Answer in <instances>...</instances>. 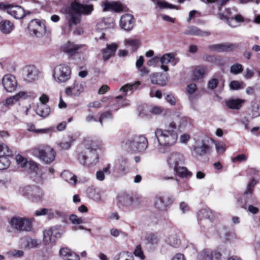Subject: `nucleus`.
I'll list each match as a JSON object with an SVG mask.
<instances>
[{
  "label": "nucleus",
  "instance_id": "obj_4",
  "mask_svg": "<svg viewBox=\"0 0 260 260\" xmlns=\"http://www.w3.org/2000/svg\"><path fill=\"white\" fill-rule=\"evenodd\" d=\"M257 183L254 179H252L248 184L243 194L238 200V202L241 208L247 209V211L253 214L258 212L259 209L252 205H248L252 199V194L255 185Z\"/></svg>",
  "mask_w": 260,
  "mask_h": 260
},
{
  "label": "nucleus",
  "instance_id": "obj_56",
  "mask_svg": "<svg viewBox=\"0 0 260 260\" xmlns=\"http://www.w3.org/2000/svg\"><path fill=\"white\" fill-rule=\"evenodd\" d=\"M70 220L74 224H79L83 222V220L75 214L71 215Z\"/></svg>",
  "mask_w": 260,
  "mask_h": 260
},
{
  "label": "nucleus",
  "instance_id": "obj_16",
  "mask_svg": "<svg viewBox=\"0 0 260 260\" xmlns=\"http://www.w3.org/2000/svg\"><path fill=\"white\" fill-rule=\"evenodd\" d=\"M135 20L134 16L130 14H124L121 17L120 25L121 28L126 31L131 30L134 27Z\"/></svg>",
  "mask_w": 260,
  "mask_h": 260
},
{
  "label": "nucleus",
  "instance_id": "obj_47",
  "mask_svg": "<svg viewBox=\"0 0 260 260\" xmlns=\"http://www.w3.org/2000/svg\"><path fill=\"white\" fill-rule=\"evenodd\" d=\"M244 83L243 82H240L238 81H232L230 84V89L232 90H238L244 87Z\"/></svg>",
  "mask_w": 260,
  "mask_h": 260
},
{
  "label": "nucleus",
  "instance_id": "obj_30",
  "mask_svg": "<svg viewBox=\"0 0 260 260\" xmlns=\"http://www.w3.org/2000/svg\"><path fill=\"white\" fill-rule=\"evenodd\" d=\"M243 102V100L240 99H231L226 102V104L231 109L238 110Z\"/></svg>",
  "mask_w": 260,
  "mask_h": 260
},
{
  "label": "nucleus",
  "instance_id": "obj_10",
  "mask_svg": "<svg viewBox=\"0 0 260 260\" xmlns=\"http://www.w3.org/2000/svg\"><path fill=\"white\" fill-rule=\"evenodd\" d=\"M28 29L31 35L42 37L46 32L45 26L39 19L32 20L29 23Z\"/></svg>",
  "mask_w": 260,
  "mask_h": 260
},
{
  "label": "nucleus",
  "instance_id": "obj_11",
  "mask_svg": "<svg viewBox=\"0 0 260 260\" xmlns=\"http://www.w3.org/2000/svg\"><path fill=\"white\" fill-rule=\"evenodd\" d=\"M185 158L180 153L174 152L171 153L167 158V164L170 168L176 169L178 167L184 164Z\"/></svg>",
  "mask_w": 260,
  "mask_h": 260
},
{
  "label": "nucleus",
  "instance_id": "obj_60",
  "mask_svg": "<svg viewBox=\"0 0 260 260\" xmlns=\"http://www.w3.org/2000/svg\"><path fill=\"white\" fill-rule=\"evenodd\" d=\"M237 13V10L235 8H229L226 9V16L228 19H230L232 16H234Z\"/></svg>",
  "mask_w": 260,
  "mask_h": 260
},
{
  "label": "nucleus",
  "instance_id": "obj_3",
  "mask_svg": "<svg viewBox=\"0 0 260 260\" xmlns=\"http://www.w3.org/2000/svg\"><path fill=\"white\" fill-rule=\"evenodd\" d=\"M92 10V5H83L77 0H74L65 9L69 27L71 28L73 26L79 24L81 14H89Z\"/></svg>",
  "mask_w": 260,
  "mask_h": 260
},
{
  "label": "nucleus",
  "instance_id": "obj_33",
  "mask_svg": "<svg viewBox=\"0 0 260 260\" xmlns=\"http://www.w3.org/2000/svg\"><path fill=\"white\" fill-rule=\"evenodd\" d=\"M194 152L199 155H203L210 152V147L205 144H202L200 146L195 147L194 149Z\"/></svg>",
  "mask_w": 260,
  "mask_h": 260
},
{
  "label": "nucleus",
  "instance_id": "obj_41",
  "mask_svg": "<svg viewBox=\"0 0 260 260\" xmlns=\"http://www.w3.org/2000/svg\"><path fill=\"white\" fill-rule=\"evenodd\" d=\"M23 168L30 172H36L38 169L37 163L32 161H27Z\"/></svg>",
  "mask_w": 260,
  "mask_h": 260
},
{
  "label": "nucleus",
  "instance_id": "obj_37",
  "mask_svg": "<svg viewBox=\"0 0 260 260\" xmlns=\"http://www.w3.org/2000/svg\"><path fill=\"white\" fill-rule=\"evenodd\" d=\"M212 253L208 249H205L199 253L197 260H211Z\"/></svg>",
  "mask_w": 260,
  "mask_h": 260
},
{
  "label": "nucleus",
  "instance_id": "obj_43",
  "mask_svg": "<svg viewBox=\"0 0 260 260\" xmlns=\"http://www.w3.org/2000/svg\"><path fill=\"white\" fill-rule=\"evenodd\" d=\"M159 58L161 64H168L173 60L174 57L172 53H166Z\"/></svg>",
  "mask_w": 260,
  "mask_h": 260
},
{
  "label": "nucleus",
  "instance_id": "obj_8",
  "mask_svg": "<svg viewBox=\"0 0 260 260\" xmlns=\"http://www.w3.org/2000/svg\"><path fill=\"white\" fill-rule=\"evenodd\" d=\"M12 228L18 232H30L32 229V220L27 218L13 217L9 221Z\"/></svg>",
  "mask_w": 260,
  "mask_h": 260
},
{
  "label": "nucleus",
  "instance_id": "obj_22",
  "mask_svg": "<svg viewBox=\"0 0 260 260\" xmlns=\"http://www.w3.org/2000/svg\"><path fill=\"white\" fill-rule=\"evenodd\" d=\"M104 11H114L116 12H120L122 11L121 5L117 2H110L106 1L103 3Z\"/></svg>",
  "mask_w": 260,
  "mask_h": 260
},
{
  "label": "nucleus",
  "instance_id": "obj_1",
  "mask_svg": "<svg viewBox=\"0 0 260 260\" xmlns=\"http://www.w3.org/2000/svg\"><path fill=\"white\" fill-rule=\"evenodd\" d=\"M180 118L177 117L166 126V128H158L155 130V136L158 143L157 147L158 153H165L176 144L178 138L176 130L180 126Z\"/></svg>",
  "mask_w": 260,
  "mask_h": 260
},
{
  "label": "nucleus",
  "instance_id": "obj_23",
  "mask_svg": "<svg viewBox=\"0 0 260 260\" xmlns=\"http://www.w3.org/2000/svg\"><path fill=\"white\" fill-rule=\"evenodd\" d=\"M26 189L27 190H30L31 191V193H28L27 195H29L32 198L34 201H38L40 200L43 196L42 190L37 186H27L26 187Z\"/></svg>",
  "mask_w": 260,
  "mask_h": 260
},
{
  "label": "nucleus",
  "instance_id": "obj_52",
  "mask_svg": "<svg viewBox=\"0 0 260 260\" xmlns=\"http://www.w3.org/2000/svg\"><path fill=\"white\" fill-rule=\"evenodd\" d=\"M16 160L18 165H19L21 168L24 167V165L27 161L25 158L23 157L20 155H17L16 156Z\"/></svg>",
  "mask_w": 260,
  "mask_h": 260
},
{
  "label": "nucleus",
  "instance_id": "obj_57",
  "mask_svg": "<svg viewBox=\"0 0 260 260\" xmlns=\"http://www.w3.org/2000/svg\"><path fill=\"white\" fill-rule=\"evenodd\" d=\"M14 98H15V101L17 102L20 99H26L28 95L27 93L24 91H20L19 92L17 93L15 95H13Z\"/></svg>",
  "mask_w": 260,
  "mask_h": 260
},
{
  "label": "nucleus",
  "instance_id": "obj_51",
  "mask_svg": "<svg viewBox=\"0 0 260 260\" xmlns=\"http://www.w3.org/2000/svg\"><path fill=\"white\" fill-rule=\"evenodd\" d=\"M134 253L135 256L140 257L142 260L145 258V256L140 245H139L136 247Z\"/></svg>",
  "mask_w": 260,
  "mask_h": 260
},
{
  "label": "nucleus",
  "instance_id": "obj_53",
  "mask_svg": "<svg viewBox=\"0 0 260 260\" xmlns=\"http://www.w3.org/2000/svg\"><path fill=\"white\" fill-rule=\"evenodd\" d=\"M114 260H133V258L127 256L124 253H120L114 257Z\"/></svg>",
  "mask_w": 260,
  "mask_h": 260
},
{
  "label": "nucleus",
  "instance_id": "obj_15",
  "mask_svg": "<svg viewBox=\"0 0 260 260\" xmlns=\"http://www.w3.org/2000/svg\"><path fill=\"white\" fill-rule=\"evenodd\" d=\"M214 218V215L210 209H202L198 212L199 223L204 225L205 222L210 224Z\"/></svg>",
  "mask_w": 260,
  "mask_h": 260
},
{
  "label": "nucleus",
  "instance_id": "obj_29",
  "mask_svg": "<svg viewBox=\"0 0 260 260\" xmlns=\"http://www.w3.org/2000/svg\"><path fill=\"white\" fill-rule=\"evenodd\" d=\"M249 115H251L252 118L260 116V103L252 102L250 113H249Z\"/></svg>",
  "mask_w": 260,
  "mask_h": 260
},
{
  "label": "nucleus",
  "instance_id": "obj_55",
  "mask_svg": "<svg viewBox=\"0 0 260 260\" xmlns=\"http://www.w3.org/2000/svg\"><path fill=\"white\" fill-rule=\"evenodd\" d=\"M229 0H206L207 3H214L216 2L217 7L219 11H221V7L222 6L225 5Z\"/></svg>",
  "mask_w": 260,
  "mask_h": 260
},
{
  "label": "nucleus",
  "instance_id": "obj_31",
  "mask_svg": "<svg viewBox=\"0 0 260 260\" xmlns=\"http://www.w3.org/2000/svg\"><path fill=\"white\" fill-rule=\"evenodd\" d=\"M50 112V108L45 105H42L36 109L37 114L44 118L48 116Z\"/></svg>",
  "mask_w": 260,
  "mask_h": 260
},
{
  "label": "nucleus",
  "instance_id": "obj_58",
  "mask_svg": "<svg viewBox=\"0 0 260 260\" xmlns=\"http://www.w3.org/2000/svg\"><path fill=\"white\" fill-rule=\"evenodd\" d=\"M218 84V80L217 79L213 78L210 80L208 82V88L210 89H215Z\"/></svg>",
  "mask_w": 260,
  "mask_h": 260
},
{
  "label": "nucleus",
  "instance_id": "obj_44",
  "mask_svg": "<svg viewBox=\"0 0 260 260\" xmlns=\"http://www.w3.org/2000/svg\"><path fill=\"white\" fill-rule=\"evenodd\" d=\"M74 141V139L73 137L69 136L68 140H64L60 143L59 145L62 149L67 150L71 147L72 143Z\"/></svg>",
  "mask_w": 260,
  "mask_h": 260
},
{
  "label": "nucleus",
  "instance_id": "obj_59",
  "mask_svg": "<svg viewBox=\"0 0 260 260\" xmlns=\"http://www.w3.org/2000/svg\"><path fill=\"white\" fill-rule=\"evenodd\" d=\"M247 159V157L246 155L244 154H240L232 158V160L233 162H236L237 161L243 162L246 161Z\"/></svg>",
  "mask_w": 260,
  "mask_h": 260
},
{
  "label": "nucleus",
  "instance_id": "obj_20",
  "mask_svg": "<svg viewBox=\"0 0 260 260\" xmlns=\"http://www.w3.org/2000/svg\"><path fill=\"white\" fill-rule=\"evenodd\" d=\"M133 198L126 193H121L118 197V204L120 208H127L132 205Z\"/></svg>",
  "mask_w": 260,
  "mask_h": 260
},
{
  "label": "nucleus",
  "instance_id": "obj_13",
  "mask_svg": "<svg viewBox=\"0 0 260 260\" xmlns=\"http://www.w3.org/2000/svg\"><path fill=\"white\" fill-rule=\"evenodd\" d=\"M23 72L24 79L28 82H31L38 78L39 71L34 65L25 67Z\"/></svg>",
  "mask_w": 260,
  "mask_h": 260
},
{
  "label": "nucleus",
  "instance_id": "obj_45",
  "mask_svg": "<svg viewBox=\"0 0 260 260\" xmlns=\"http://www.w3.org/2000/svg\"><path fill=\"white\" fill-rule=\"evenodd\" d=\"M8 156H0V170L7 169L10 164Z\"/></svg>",
  "mask_w": 260,
  "mask_h": 260
},
{
  "label": "nucleus",
  "instance_id": "obj_38",
  "mask_svg": "<svg viewBox=\"0 0 260 260\" xmlns=\"http://www.w3.org/2000/svg\"><path fill=\"white\" fill-rule=\"evenodd\" d=\"M38 241L31 238H26L24 241V247L25 248L30 249L37 247Z\"/></svg>",
  "mask_w": 260,
  "mask_h": 260
},
{
  "label": "nucleus",
  "instance_id": "obj_5",
  "mask_svg": "<svg viewBox=\"0 0 260 260\" xmlns=\"http://www.w3.org/2000/svg\"><path fill=\"white\" fill-rule=\"evenodd\" d=\"M33 155L38 157L45 164L52 163L55 159L56 153L55 150L48 145H41L34 148L31 150Z\"/></svg>",
  "mask_w": 260,
  "mask_h": 260
},
{
  "label": "nucleus",
  "instance_id": "obj_46",
  "mask_svg": "<svg viewBox=\"0 0 260 260\" xmlns=\"http://www.w3.org/2000/svg\"><path fill=\"white\" fill-rule=\"evenodd\" d=\"M196 90L197 86L195 84H190L187 86L186 90L187 93L189 94L188 98L190 101L194 100V98L192 94L196 91Z\"/></svg>",
  "mask_w": 260,
  "mask_h": 260
},
{
  "label": "nucleus",
  "instance_id": "obj_34",
  "mask_svg": "<svg viewBox=\"0 0 260 260\" xmlns=\"http://www.w3.org/2000/svg\"><path fill=\"white\" fill-rule=\"evenodd\" d=\"M206 72V68L203 66H198L193 71V77L194 79L202 78Z\"/></svg>",
  "mask_w": 260,
  "mask_h": 260
},
{
  "label": "nucleus",
  "instance_id": "obj_48",
  "mask_svg": "<svg viewBox=\"0 0 260 260\" xmlns=\"http://www.w3.org/2000/svg\"><path fill=\"white\" fill-rule=\"evenodd\" d=\"M216 151L218 153L221 154L225 151L226 146L223 142H218L215 143Z\"/></svg>",
  "mask_w": 260,
  "mask_h": 260
},
{
  "label": "nucleus",
  "instance_id": "obj_63",
  "mask_svg": "<svg viewBox=\"0 0 260 260\" xmlns=\"http://www.w3.org/2000/svg\"><path fill=\"white\" fill-rule=\"evenodd\" d=\"M36 133L48 134L51 133L54 131L53 127H48L46 128L37 129Z\"/></svg>",
  "mask_w": 260,
  "mask_h": 260
},
{
  "label": "nucleus",
  "instance_id": "obj_27",
  "mask_svg": "<svg viewBox=\"0 0 260 260\" xmlns=\"http://www.w3.org/2000/svg\"><path fill=\"white\" fill-rule=\"evenodd\" d=\"M166 243L170 246L177 247L180 245V240L176 235L173 234L166 238Z\"/></svg>",
  "mask_w": 260,
  "mask_h": 260
},
{
  "label": "nucleus",
  "instance_id": "obj_17",
  "mask_svg": "<svg viewBox=\"0 0 260 260\" xmlns=\"http://www.w3.org/2000/svg\"><path fill=\"white\" fill-rule=\"evenodd\" d=\"M84 91L82 84L79 81L75 80L70 87H67L65 93L68 96H78Z\"/></svg>",
  "mask_w": 260,
  "mask_h": 260
},
{
  "label": "nucleus",
  "instance_id": "obj_62",
  "mask_svg": "<svg viewBox=\"0 0 260 260\" xmlns=\"http://www.w3.org/2000/svg\"><path fill=\"white\" fill-rule=\"evenodd\" d=\"M179 208L181 212L183 213L188 211L189 209L188 205L184 202H182L180 203Z\"/></svg>",
  "mask_w": 260,
  "mask_h": 260
},
{
  "label": "nucleus",
  "instance_id": "obj_49",
  "mask_svg": "<svg viewBox=\"0 0 260 260\" xmlns=\"http://www.w3.org/2000/svg\"><path fill=\"white\" fill-rule=\"evenodd\" d=\"M146 240L148 243L151 245H156L158 243V239L157 237L153 234H151L148 236L146 238Z\"/></svg>",
  "mask_w": 260,
  "mask_h": 260
},
{
  "label": "nucleus",
  "instance_id": "obj_35",
  "mask_svg": "<svg viewBox=\"0 0 260 260\" xmlns=\"http://www.w3.org/2000/svg\"><path fill=\"white\" fill-rule=\"evenodd\" d=\"M140 85L141 82L140 81H136L134 83H128L125 84L120 88V90L123 92L126 95L128 91L136 89Z\"/></svg>",
  "mask_w": 260,
  "mask_h": 260
},
{
  "label": "nucleus",
  "instance_id": "obj_24",
  "mask_svg": "<svg viewBox=\"0 0 260 260\" xmlns=\"http://www.w3.org/2000/svg\"><path fill=\"white\" fill-rule=\"evenodd\" d=\"M185 35L199 36H208L210 33L207 31H203L196 26H189L184 32Z\"/></svg>",
  "mask_w": 260,
  "mask_h": 260
},
{
  "label": "nucleus",
  "instance_id": "obj_25",
  "mask_svg": "<svg viewBox=\"0 0 260 260\" xmlns=\"http://www.w3.org/2000/svg\"><path fill=\"white\" fill-rule=\"evenodd\" d=\"M13 28V23L9 20H3L0 22V30L5 34H10Z\"/></svg>",
  "mask_w": 260,
  "mask_h": 260
},
{
  "label": "nucleus",
  "instance_id": "obj_42",
  "mask_svg": "<svg viewBox=\"0 0 260 260\" xmlns=\"http://www.w3.org/2000/svg\"><path fill=\"white\" fill-rule=\"evenodd\" d=\"M153 2L156 3L157 6L161 9H173L175 6L168 3L167 2L161 0H151Z\"/></svg>",
  "mask_w": 260,
  "mask_h": 260
},
{
  "label": "nucleus",
  "instance_id": "obj_32",
  "mask_svg": "<svg viewBox=\"0 0 260 260\" xmlns=\"http://www.w3.org/2000/svg\"><path fill=\"white\" fill-rule=\"evenodd\" d=\"M244 21L243 17L240 14H235L232 16L230 19L228 20V23L232 27H235L238 26V23Z\"/></svg>",
  "mask_w": 260,
  "mask_h": 260
},
{
  "label": "nucleus",
  "instance_id": "obj_28",
  "mask_svg": "<svg viewBox=\"0 0 260 260\" xmlns=\"http://www.w3.org/2000/svg\"><path fill=\"white\" fill-rule=\"evenodd\" d=\"M174 170L178 176L182 178L190 177L192 175V173L188 171L186 167L181 166Z\"/></svg>",
  "mask_w": 260,
  "mask_h": 260
},
{
  "label": "nucleus",
  "instance_id": "obj_61",
  "mask_svg": "<svg viewBox=\"0 0 260 260\" xmlns=\"http://www.w3.org/2000/svg\"><path fill=\"white\" fill-rule=\"evenodd\" d=\"M165 99L171 105H175L176 104V99L172 94H167L165 96Z\"/></svg>",
  "mask_w": 260,
  "mask_h": 260
},
{
  "label": "nucleus",
  "instance_id": "obj_12",
  "mask_svg": "<svg viewBox=\"0 0 260 260\" xmlns=\"http://www.w3.org/2000/svg\"><path fill=\"white\" fill-rule=\"evenodd\" d=\"M84 47V45L76 44L74 42L69 41L62 45L61 50L69 56H72L80 53L81 50Z\"/></svg>",
  "mask_w": 260,
  "mask_h": 260
},
{
  "label": "nucleus",
  "instance_id": "obj_36",
  "mask_svg": "<svg viewBox=\"0 0 260 260\" xmlns=\"http://www.w3.org/2000/svg\"><path fill=\"white\" fill-rule=\"evenodd\" d=\"M127 47H131L133 52L136 51L139 48L140 42L138 40L127 39L124 41Z\"/></svg>",
  "mask_w": 260,
  "mask_h": 260
},
{
  "label": "nucleus",
  "instance_id": "obj_39",
  "mask_svg": "<svg viewBox=\"0 0 260 260\" xmlns=\"http://www.w3.org/2000/svg\"><path fill=\"white\" fill-rule=\"evenodd\" d=\"M243 71V66L239 63H236L231 66L230 73L232 74L238 75L242 73Z\"/></svg>",
  "mask_w": 260,
  "mask_h": 260
},
{
  "label": "nucleus",
  "instance_id": "obj_64",
  "mask_svg": "<svg viewBox=\"0 0 260 260\" xmlns=\"http://www.w3.org/2000/svg\"><path fill=\"white\" fill-rule=\"evenodd\" d=\"M160 62V58L158 56H154L151 59L148 61L147 64L149 66H154L157 63Z\"/></svg>",
  "mask_w": 260,
  "mask_h": 260
},
{
  "label": "nucleus",
  "instance_id": "obj_18",
  "mask_svg": "<svg viewBox=\"0 0 260 260\" xmlns=\"http://www.w3.org/2000/svg\"><path fill=\"white\" fill-rule=\"evenodd\" d=\"M7 13L15 19H20L25 16L24 10L19 6H10L7 8Z\"/></svg>",
  "mask_w": 260,
  "mask_h": 260
},
{
  "label": "nucleus",
  "instance_id": "obj_6",
  "mask_svg": "<svg viewBox=\"0 0 260 260\" xmlns=\"http://www.w3.org/2000/svg\"><path fill=\"white\" fill-rule=\"evenodd\" d=\"M72 71L67 64L60 63L56 65L53 70V77L58 83L67 82L71 78Z\"/></svg>",
  "mask_w": 260,
  "mask_h": 260
},
{
  "label": "nucleus",
  "instance_id": "obj_40",
  "mask_svg": "<svg viewBox=\"0 0 260 260\" xmlns=\"http://www.w3.org/2000/svg\"><path fill=\"white\" fill-rule=\"evenodd\" d=\"M12 155V151L6 144H0V156H11Z\"/></svg>",
  "mask_w": 260,
  "mask_h": 260
},
{
  "label": "nucleus",
  "instance_id": "obj_9",
  "mask_svg": "<svg viewBox=\"0 0 260 260\" xmlns=\"http://www.w3.org/2000/svg\"><path fill=\"white\" fill-rule=\"evenodd\" d=\"M173 199L170 195H157L154 198V205L157 210L166 211L173 204Z\"/></svg>",
  "mask_w": 260,
  "mask_h": 260
},
{
  "label": "nucleus",
  "instance_id": "obj_21",
  "mask_svg": "<svg viewBox=\"0 0 260 260\" xmlns=\"http://www.w3.org/2000/svg\"><path fill=\"white\" fill-rule=\"evenodd\" d=\"M117 49V45L115 43L107 44V47L103 50V58L105 61L109 60L110 57L114 56Z\"/></svg>",
  "mask_w": 260,
  "mask_h": 260
},
{
  "label": "nucleus",
  "instance_id": "obj_14",
  "mask_svg": "<svg viewBox=\"0 0 260 260\" xmlns=\"http://www.w3.org/2000/svg\"><path fill=\"white\" fill-rule=\"evenodd\" d=\"M2 83L5 90L9 92L15 91L17 86V81L15 77L11 74L6 75L4 76Z\"/></svg>",
  "mask_w": 260,
  "mask_h": 260
},
{
  "label": "nucleus",
  "instance_id": "obj_50",
  "mask_svg": "<svg viewBox=\"0 0 260 260\" xmlns=\"http://www.w3.org/2000/svg\"><path fill=\"white\" fill-rule=\"evenodd\" d=\"M112 118V113L109 111H106L104 113H103L99 119V122H100L101 124H103V120L106 119H111Z\"/></svg>",
  "mask_w": 260,
  "mask_h": 260
},
{
  "label": "nucleus",
  "instance_id": "obj_19",
  "mask_svg": "<svg viewBox=\"0 0 260 260\" xmlns=\"http://www.w3.org/2000/svg\"><path fill=\"white\" fill-rule=\"evenodd\" d=\"M59 255L63 260H80L79 256L68 248H62Z\"/></svg>",
  "mask_w": 260,
  "mask_h": 260
},
{
  "label": "nucleus",
  "instance_id": "obj_54",
  "mask_svg": "<svg viewBox=\"0 0 260 260\" xmlns=\"http://www.w3.org/2000/svg\"><path fill=\"white\" fill-rule=\"evenodd\" d=\"M239 47L236 43H225V51H232Z\"/></svg>",
  "mask_w": 260,
  "mask_h": 260
},
{
  "label": "nucleus",
  "instance_id": "obj_7",
  "mask_svg": "<svg viewBox=\"0 0 260 260\" xmlns=\"http://www.w3.org/2000/svg\"><path fill=\"white\" fill-rule=\"evenodd\" d=\"M126 145L132 150L144 152L148 146L147 139L144 135H135L128 139Z\"/></svg>",
  "mask_w": 260,
  "mask_h": 260
},
{
  "label": "nucleus",
  "instance_id": "obj_2",
  "mask_svg": "<svg viewBox=\"0 0 260 260\" xmlns=\"http://www.w3.org/2000/svg\"><path fill=\"white\" fill-rule=\"evenodd\" d=\"M102 146L100 141L85 139L80 146L77 153V159L79 162L86 166L95 164L98 160L96 150Z\"/></svg>",
  "mask_w": 260,
  "mask_h": 260
},
{
  "label": "nucleus",
  "instance_id": "obj_26",
  "mask_svg": "<svg viewBox=\"0 0 260 260\" xmlns=\"http://www.w3.org/2000/svg\"><path fill=\"white\" fill-rule=\"evenodd\" d=\"M53 227L44 231V242L45 244L55 242L54 235L53 234Z\"/></svg>",
  "mask_w": 260,
  "mask_h": 260
}]
</instances>
